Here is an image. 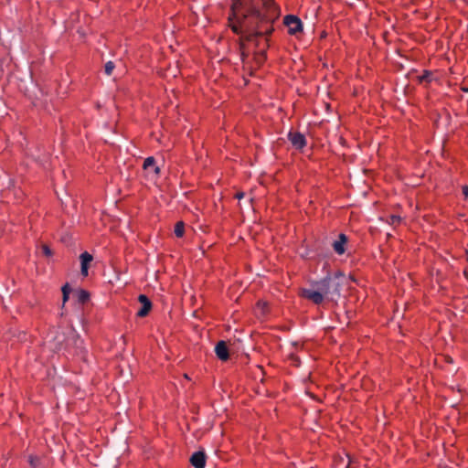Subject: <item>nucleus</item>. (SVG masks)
I'll use <instances>...</instances> for the list:
<instances>
[{
  "label": "nucleus",
  "mask_w": 468,
  "mask_h": 468,
  "mask_svg": "<svg viewBox=\"0 0 468 468\" xmlns=\"http://www.w3.org/2000/svg\"><path fill=\"white\" fill-rule=\"evenodd\" d=\"M38 463H39V459L37 457H35V456L29 457V463L32 468H37L38 465Z\"/></svg>",
  "instance_id": "6ab92c4d"
},
{
  "label": "nucleus",
  "mask_w": 468,
  "mask_h": 468,
  "mask_svg": "<svg viewBox=\"0 0 468 468\" xmlns=\"http://www.w3.org/2000/svg\"><path fill=\"white\" fill-rule=\"evenodd\" d=\"M77 300L80 303H85L90 299V293L87 291L80 290L76 292Z\"/></svg>",
  "instance_id": "9b49d317"
},
{
  "label": "nucleus",
  "mask_w": 468,
  "mask_h": 468,
  "mask_svg": "<svg viewBox=\"0 0 468 468\" xmlns=\"http://www.w3.org/2000/svg\"><path fill=\"white\" fill-rule=\"evenodd\" d=\"M190 463L195 468H205L206 454L203 452H196L190 457Z\"/></svg>",
  "instance_id": "6e6552de"
},
{
  "label": "nucleus",
  "mask_w": 468,
  "mask_h": 468,
  "mask_svg": "<svg viewBox=\"0 0 468 468\" xmlns=\"http://www.w3.org/2000/svg\"><path fill=\"white\" fill-rule=\"evenodd\" d=\"M346 242L347 237L345 234L341 233L338 237V239L333 242L334 250L339 255L344 254L346 251L345 245Z\"/></svg>",
  "instance_id": "1a4fd4ad"
},
{
  "label": "nucleus",
  "mask_w": 468,
  "mask_h": 468,
  "mask_svg": "<svg viewBox=\"0 0 468 468\" xmlns=\"http://www.w3.org/2000/svg\"><path fill=\"white\" fill-rule=\"evenodd\" d=\"M344 280L345 276L341 272L329 274L320 281L312 282L308 288H303L300 296L314 304H321L324 301H337L341 295Z\"/></svg>",
  "instance_id": "f03ea898"
},
{
  "label": "nucleus",
  "mask_w": 468,
  "mask_h": 468,
  "mask_svg": "<svg viewBox=\"0 0 468 468\" xmlns=\"http://www.w3.org/2000/svg\"><path fill=\"white\" fill-rule=\"evenodd\" d=\"M462 192L465 197H468V186H466V185L463 186Z\"/></svg>",
  "instance_id": "412c9836"
},
{
  "label": "nucleus",
  "mask_w": 468,
  "mask_h": 468,
  "mask_svg": "<svg viewBox=\"0 0 468 468\" xmlns=\"http://www.w3.org/2000/svg\"><path fill=\"white\" fill-rule=\"evenodd\" d=\"M391 221H392V223L399 222L400 221V218L398 217V216H392L391 217Z\"/></svg>",
  "instance_id": "5701e85b"
},
{
  "label": "nucleus",
  "mask_w": 468,
  "mask_h": 468,
  "mask_svg": "<svg viewBox=\"0 0 468 468\" xmlns=\"http://www.w3.org/2000/svg\"><path fill=\"white\" fill-rule=\"evenodd\" d=\"M265 58H266L265 50H262L256 55V60H257L258 64H261L265 60Z\"/></svg>",
  "instance_id": "f3484780"
},
{
  "label": "nucleus",
  "mask_w": 468,
  "mask_h": 468,
  "mask_svg": "<svg viewBox=\"0 0 468 468\" xmlns=\"http://www.w3.org/2000/svg\"><path fill=\"white\" fill-rule=\"evenodd\" d=\"M80 261L81 265H89L90 262L92 261V256L87 251H85L80 255Z\"/></svg>",
  "instance_id": "4468645a"
},
{
  "label": "nucleus",
  "mask_w": 468,
  "mask_h": 468,
  "mask_svg": "<svg viewBox=\"0 0 468 468\" xmlns=\"http://www.w3.org/2000/svg\"><path fill=\"white\" fill-rule=\"evenodd\" d=\"M41 250H42V253L47 257H50L52 255V251L47 244L41 245Z\"/></svg>",
  "instance_id": "a211bd4d"
},
{
  "label": "nucleus",
  "mask_w": 468,
  "mask_h": 468,
  "mask_svg": "<svg viewBox=\"0 0 468 468\" xmlns=\"http://www.w3.org/2000/svg\"><path fill=\"white\" fill-rule=\"evenodd\" d=\"M115 66L112 61H108L104 66V72L106 75L110 76L112 75Z\"/></svg>",
  "instance_id": "2eb2a0df"
},
{
  "label": "nucleus",
  "mask_w": 468,
  "mask_h": 468,
  "mask_svg": "<svg viewBox=\"0 0 468 468\" xmlns=\"http://www.w3.org/2000/svg\"><path fill=\"white\" fill-rule=\"evenodd\" d=\"M53 340L55 342V348L58 350H60L64 346L65 342H67V346L72 344L75 345L77 348L81 347V341L80 340V335L77 334L73 327L69 329V336L67 339L65 336V333L57 332L56 335L53 337Z\"/></svg>",
  "instance_id": "7ed1b4c3"
},
{
  "label": "nucleus",
  "mask_w": 468,
  "mask_h": 468,
  "mask_svg": "<svg viewBox=\"0 0 468 468\" xmlns=\"http://www.w3.org/2000/svg\"><path fill=\"white\" fill-rule=\"evenodd\" d=\"M244 197V193L243 192H238L236 195H235V197L239 200H240L241 198H243Z\"/></svg>",
  "instance_id": "4be33fe9"
},
{
  "label": "nucleus",
  "mask_w": 468,
  "mask_h": 468,
  "mask_svg": "<svg viewBox=\"0 0 468 468\" xmlns=\"http://www.w3.org/2000/svg\"><path fill=\"white\" fill-rule=\"evenodd\" d=\"M463 90H464L465 92H468V88H464V89H463Z\"/></svg>",
  "instance_id": "b1692460"
},
{
  "label": "nucleus",
  "mask_w": 468,
  "mask_h": 468,
  "mask_svg": "<svg viewBox=\"0 0 468 468\" xmlns=\"http://www.w3.org/2000/svg\"><path fill=\"white\" fill-rule=\"evenodd\" d=\"M420 82H430L431 80V73L430 71H424V73L419 77Z\"/></svg>",
  "instance_id": "dca6fc26"
},
{
  "label": "nucleus",
  "mask_w": 468,
  "mask_h": 468,
  "mask_svg": "<svg viewBox=\"0 0 468 468\" xmlns=\"http://www.w3.org/2000/svg\"><path fill=\"white\" fill-rule=\"evenodd\" d=\"M151 167L154 168V173H159L160 169L155 165V159L154 157H147L144 162V168L149 169Z\"/></svg>",
  "instance_id": "9d476101"
},
{
  "label": "nucleus",
  "mask_w": 468,
  "mask_h": 468,
  "mask_svg": "<svg viewBox=\"0 0 468 468\" xmlns=\"http://www.w3.org/2000/svg\"><path fill=\"white\" fill-rule=\"evenodd\" d=\"M288 139L292 146L298 150L303 149L306 145L305 136L298 132H290L288 133Z\"/></svg>",
  "instance_id": "39448f33"
},
{
  "label": "nucleus",
  "mask_w": 468,
  "mask_h": 468,
  "mask_svg": "<svg viewBox=\"0 0 468 468\" xmlns=\"http://www.w3.org/2000/svg\"><path fill=\"white\" fill-rule=\"evenodd\" d=\"M215 353L221 361H227L229 357L227 343L223 340L218 342L215 346Z\"/></svg>",
  "instance_id": "0eeeda50"
},
{
  "label": "nucleus",
  "mask_w": 468,
  "mask_h": 468,
  "mask_svg": "<svg viewBox=\"0 0 468 468\" xmlns=\"http://www.w3.org/2000/svg\"><path fill=\"white\" fill-rule=\"evenodd\" d=\"M62 302H63V305L65 304V303L69 300V293L71 292V289L69 285V283H66L63 287H62Z\"/></svg>",
  "instance_id": "f8f14e48"
},
{
  "label": "nucleus",
  "mask_w": 468,
  "mask_h": 468,
  "mask_svg": "<svg viewBox=\"0 0 468 468\" xmlns=\"http://www.w3.org/2000/svg\"><path fill=\"white\" fill-rule=\"evenodd\" d=\"M88 268H89V265H81L80 272L83 276L88 275Z\"/></svg>",
  "instance_id": "aec40b11"
},
{
  "label": "nucleus",
  "mask_w": 468,
  "mask_h": 468,
  "mask_svg": "<svg viewBox=\"0 0 468 468\" xmlns=\"http://www.w3.org/2000/svg\"><path fill=\"white\" fill-rule=\"evenodd\" d=\"M284 25L288 27L291 35H296L303 31V23L301 19L293 15H288L284 17Z\"/></svg>",
  "instance_id": "20e7f679"
},
{
  "label": "nucleus",
  "mask_w": 468,
  "mask_h": 468,
  "mask_svg": "<svg viewBox=\"0 0 468 468\" xmlns=\"http://www.w3.org/2000/svg\"><path fill=\"white\" fill-rule=\"evenodd\" d=\"M245 12L239 24L231 25L236 34L245 35L247 41H252L255 37L271 34V23L278 16L272 3L268 0H251L250 4H246Z\"/></svg>",
  "instance_id": "f257e3e1"
},
{
  "label": "nucleus",
  "mask_w": 468,
  "mask_h": 468,
  "mask_svg": "<svg viewBox=\"0 0 468 468\" xmlns=\"http://www.w3.org/2000/svg\"><path fill=\"white\" fill-rule=\"evenodd\" d=\"M185 225L184 222L178 221L175 226V234L176 237H182L184 235Z\"/></svg>",
  "instance_id": "ddd939ff"
},
{
  "label": "nucleus",
  "mask_w": 468,
  "mask_h": 468,
  "mask_svg": "<svg viewBox=\"0 0 468 468\" xmlns=\"http://www.w3.org/2000/svg\"><path fill=\"white\" fill-rule=\"evenodd\" d=\"M138 302L142 304V307L137 311V316H146L152 309V303L149 298L144 294L138 296Z\"/></svg>",
  "instance_id": "423d86ee"
}]
</instances>
